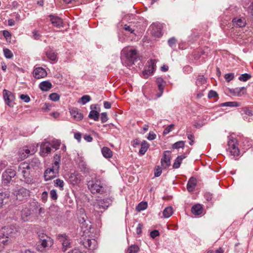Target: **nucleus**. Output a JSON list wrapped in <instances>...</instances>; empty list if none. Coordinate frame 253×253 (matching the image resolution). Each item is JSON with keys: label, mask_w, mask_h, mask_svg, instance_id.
<instances>
[{"label": "nucleus", "mask_w": 253, "mask_h": 253, "mask_svg": "<svg viewBox=\"0 0 253 253\" xmlns=\"http://www.w3.org/2000/svg\"><path fill=\"white\" fill-rule=\"evenodd\" d=\"M121 59L126 67H131L139 60L137 51L134 49L124 48L121 52Z\"/></svg>", "instance_id": "f257e3e1"}, {"label": "nucleus", "mask_w": 253, "mask_h": 253, "mask_svg": "<svg viewBox=\"0 0 253 253\" xmlns=\"http://www.w3.org/2000/svg\"><path fill=\"white\" fill-rule=\"evenodd\" d=\"M30 164L24 162L20 164L18 169V174L21 175L23 178L22 180L27 184H30L32 182V179L30 176Z\"/></svg>", "instance_id": "f03ea898"}, {"label": "nucleus", "mask_w": 253, "mask_h": 253, "mask_svg": "<svg viewBox=\"0 0 253 253\" xmlns=\"http://www.w3.org/2000/svg\"><path fill=\"white\" fill-rule=\"evenodd\" d=\"M40 241L37 246V250L41 252H44L50 248L53 244V240L46 235H39Z\"/></svg>", "instance_id": "7ed1b4c3"}, {"label": "nucleus", "mask_w": 253, "mask_h": 253, "mask_svg": "<svg viewBox=\"0 0 253 253\" xmlns=\"http://www.w3.org/2000/svg\"><path fill=\"white\" fill-rule=\"evenodd\" d=\"M18 231L19 228L16 225L3 227L0 229V238L8 239L13 237Z\"/></svg>", "instance_id": "20e7f679"}, {"label": "nucleus", "mask_w": 253, "mask_h": 253, "mask_svg": "<svg viewBox=\"0 0 253 253\" xmlns=\"http://www.w3.org/2000/svg\"><path fill=\"white\" fill-rule=\"evenodd\" d=\"M88 189L92 193L102 194L105 192V189L101 182L98 180H90L88 182Z\"/></svg>", "instance_id": "39448f33"}, {"label": "nucleus", "mask_w": 253, "mask_h": 253, "mask_svg": "<svg viewBox=\"0 0 253 253\" xmlns=\"http://www.w3.org/2000/svg\"><path fill=\"white\" fill-rule=\"evenodd\" d=\"M227 151L231 155L238 156L240 154V150L238 148V143L236 138L233 137H230L228 138Z\"/></svg>", "instance_id": "423d86ee"}, {"label": "nucleus", "mask_w": 253, "mask_h": 253, "mask_svg": "<svg viewBox=\"0 0 253 253\" xmlns=\"http://www.w3.org/2000/svg\"><path fill=\"white\" fill-rule=\"evenodd\" d=\"M12 194L16 200L23 201L30 196V191L24 187L16 188L13 190Z\"/></svg>", "instance_id": "0eeeda50"}, {"label": "nucleus", "mask_w": 253, "mask_h": 253, "mask_svg": "<svg viewBox=\"0 0 253 253\" xmlns=\"http://www.w3.org/2000/svg\"><path fill=\"white\" fill-rule=\"evenodd\" d=\"M59 168L56 166H52L51 168L46 169L44 173V177L45 181L50 180L54 178L58 173Z\"/></svg>", "instance_id": "6e6552de"}, {"label": "nucleus", "mask_w": 253, "mask_h": 253, "mask_svg": "<svg viewBox=\"0 0 253 253\" xmlns=\"http://www.w3.org/2000/svg\"><path fill=\"white\" fill-rule=\"evenodd\" d=\"M16 175V171L11 169H6L2 173V178L4 183H9Z\"/></svg>", "instance_id": "1a4fd4ad"}, {"label": "nucleus", "mask_w": 253, "mask_h": 253, "mask_svg": "<svg viewBox=\"0 0 253 253\" xmlns=\"http://www.w3.org/2000/svg\"><path fill=\"white\" fill-rule=\"evenodd\" d=\"M3 97L5 103L10 107H13L12 102L15 99L14 95L11 91L4 89L3 90Z\"/></svg>", "instance_id": "9d476101"}, {"label": "nucleus", "mask_w": 253, "mask_h": 253, "mask_svg": "<svg viewBox=\"0 0 253 253\" xmlns=\"http://www.w3.org/2000/svg\"><path fill=\"white\" fill-rule=\"evenodd\" d=\"M163 25L161 23H154L151 26V34L156 37H160L162 35Z\"/></svg>", "instance_id": "9b49d317"}, {"label": "nucleus", "mask_w": 253, "mask_h": 253, "mask_svg": "<svg viewBox=\"0 0 253 253\" xmlns=\"http://www.w3.org/2000/svg\"><path fill=\"white\" fill-rule=\"evenodd\" d=\"M36 150V148H33L32 149L30 150L29 148L26 146L19 151V155L21 159H24L27 158L30 154H34Z\"/></svg>", "instance_id": "f8f14e48"}, {"label": "nucleus", "mask_w": 253, "mask_h": 253, "mask_svg": "<svg viewBox=\"0 0 253 253\" xmlns=\"http://www.w3.org/2000/svg\"><path fill=\"white\" fill-rule=\"evenodd\" d=\"M109 203L107 202V200H99L96 204L94 205V210L95 211H97L98 212H102L101 209L105 210L109 206Z\"/></svg>", "instance_id": "ddd939ff"}, {"label": "nucleus", "mask_w": 253, "mask_h": 253, "mask_svg": "<svg viewBox=\"0 0 253 253\" xmlns=\"http://www.w3.org/2000/svg\"><path fill=\"white\" fill-rule=\"evenodd\" d=\"M170 152L166 151L164 153L163 157L161 159V164L164 169H167L170 165Z\"/></svg>", "instance_id": "4468645a"}, {"label": "nucleus", "mask_w": 253, "mask_h": 253, "mask_svg": "<svg viewBox=\"0 0 253 253\" xmlns=\"http://www.w3.org/2000/svg\"><path fill=\"white\" fill-rule=\"evenodd\" d=\"M33 76L35 78L40 79L45 77L47 76V73L43 68L37 67L33 71Z\"/></svg>", "instance_id": "2eb2a0df"}, {"label": "nucleus", "mask_w": 253, "mask_h": 253, "mask_svg": "<svg viewBox=\"0 0 253 253\" xmlns=\"http://www.w3.org/2000/svg\"><path fill=\"white\" fill-rule=\"evenodd\" d=\"M58 239L62 243L63 250L65 252L70 247V242L67 236L65 235H59Z\"/></svg>", "instance_id": "dca6fc26"}, {"label": "nucleus", "mask_w": 253, "mask_h": 253, "mask_svg": "<svg viewBox=\"0 0 253 253\" xmlns=\"http://www.w3.org/2000/svg\"><path fill=\"white\" fill-rule=\"evenodd\" d=\"M83 244L85 248L90 250H95L97 248V241L94 239H87L84 241Z\"/></svg>", "instance_id": "f3484780"}, {"label": "nucleus", "mask_w": 253, "mask_h": 253, "mask_svg": "<svg viewBox=\"0 0 253 253\" xmlns=\"http://www.w3.org/2000/svg\"><path fill=\"white\" fill-rule=\"evenodd\" d=\"M50 20L52 24L57 28H60L63 27L62 20L58 16L50 15L49 16Z\"/></svg>", "instance_id": "a211bd4d"}, {"label": "nucleus", "mask_w": 253, "mask_h": 253, "mask_svg": "<svg viewBox=\"0 0 253 253\" xmlns=\"http://www.w3.org/2000/svg\"><path fill=\"white\" fill-rule=\"evenodd\" d=\"M71 115L76 121H80L83 118V114L76 108H73L70 110Z\"/></svg>", "instance_id": "6ab92c4d"}, {"label": "nucleus", "mask_w": 253, "mask_h": 253, "mask_svg": "<svg viewBox=\"0 0 253 253\" xmlns=\"http://www.w3.org/2000/svg\"><path fill=\"white\" fill-rule=\"evenodd\" d=\"M81 181L80 176L77 173H72L69 177V182L73 185H78Z\"/></svg>", "instance_id": "aec40b11"}, {"label": "nucleus", "mask_w": 253, "mask_h": 253, "mask_svg": "<svg viewBox=\"0 0 253 253\" xmlns=\"http://www.w3.org/2000/svg\"><path fill=\"white\" fill-rule=\"evenodd\" d=\"M90 109H91V111L89 112L88 117L90 119H92L95 121H98L99 119V113L97 111L93 110L96 109V105H91L90 106Z\"/></svg>", "instance_id": "412c9836"}, {"label": "nucleus", "mask_w": 253, "mask_h": 253, "mask_svg": "<svg viewBox=\"0 0 253 253\" xmlns=\"http://www.w3.org/2000/svg\"><path fill=\"white\" fill-rule=\"evenodd\" d=\"M51 152V147L49 143H43L41 146V155L43 157L45 156Z\"/></svg>", "instance_id": "4be33fe9"}, {"label": "nucleus", "mask_w": 253, "mask_h": 253, "mask_svg": "<svg viewBox=\"0 0 253 253\" xmlns=\"http://www.w3.org/2000/svg\"><path fill=\"white\" fill-rule=\"evenodd\" d=\"M232 22L234 26L239 27H243L246 25V20L244 17H236L233 19Z\"/></svg>", "instance_id": "5701e85b"}, {"label": "nucleus", "mask_w": 253, "mask_h": 253, "mask_svg": "<svg viewBox=\"0 0 253 253\" xmlns=\"http://www.w3.org/2000/svg\"><path fill=\"white\" fill-rule=\"evenodd\" d=\"M31 215V211L28 208L22 209L21 213V219L24 222L28 221L29 219V216Z\"/></svg>", "instance_id": "b1692460"}, {"label": "nucleus", "mask_w": 253, "mask_h": 253, "mask_svg": "<svg viewBox=\"0 0 253 253\" xmlns=\"http://www.w3.org/2000/svg\"><path fill=\"white\" fill-rule=\"evenodd\" d=\"M151 65L148 67L147 69H145L143 72V76L144 78H147L149 76L152 75L154 71V62L151 60Z\"/></svg>", "instance_id": "393cba45"}, {"label": "nucleus", "mask_w": 253, "mask_h": 253, "mask_svg": "<svg viewBox=\"0 0 253 253\" xmlns=\"http://www.w3.org/2000/svg\"><path fill=\"white\" fill-rule=\"evenodd\" d=\"M197 185V180L195 178L191 177L188 181L187 189L189 192H192Z\"/></svg>", "instance_id": "a878e982"}, {"label": "nucleus", "mask_w": 253, "mask_h": 253, "mask_svg": "<svg viewBox=\"0 0 253 253\" xmlns=\"http://www.w3.org/2000/svg\"><path fill=\"white\" fill-rule=\"evenodd\" d=\"M52 87V84L50 82L48 81H43L39 84L40 89L44 91L49 90Z\"/></svg>", "instance_id": "bb28decb"}, {"label": "nucleus", "mask_w": 253, "mask_h": 253, "mask_svg": "<svg viewBox=\"0 0 253 253\" xmlns=\"http://www.w3.org/2000/svg\"><path fill=\"white\" fill-rule=\"evenodd\" d=\"M186 158L185 155H182L178 156L175 159L173 164V168L174 169H178L180 167L182 161Z\"/></svg>", "instance_id": "cd10ccee"}, {"label": "nucleus", "mask_w": 253, "mask_h": 253, "mask_svg": "<svg viewBox=\"0 0 253 253\" xmlns=\"http://www.w3.org/2000/svg\"><path fill=\"white\" fill-rule=\"evenodd\" d=\"M149 147V144L145 140L143 141L141 144V148L139 151V154L143 155L147 151Z\"/></svg>", "instance_id": "c85d7f7f"}, {"label": "nucleus", "mask_w": 253, "mask_h": 253, "mask_svg": "<svg viewBox=\"0 0 253 253\" xmlns=\"http://www.w3.org/2000/svg\"><path fill=\"white\" fill-rule=\"evenodd\" d=\"M101 152L103 156L106 158H110L112 157V152L108 147H103Z\"/></svg>", "instance_id": "c756f323"}, {"label": "nucleus", "mask_w": 253, "mask_h": 253, "mask_svg": "<svg viewBox=\"0 0 253 253\" xmlns=\"http://www.w3.org/2000/svg\"><path fill=\"white\" fill-rule=\"evenodd\" d=\"M191 211L195 215H200L203 212V208L200 205H196L192 207Z\"/></svg>", "instance_id": "7c9ffc66"}, {"label": "nucleus", "mask_w": 253, "mask_h": 253, "mask_svg": "<svg viewBox=\"0 0 253 253\" xmlns=\"http://www.w3.org/2000/svg\"><path fill=\"white\" fill-rule=\"evenodd\" d=\"M241 113L243 116V118L244 120H247L248 116H252L253 115L252 111L247 108H242L241 111Z\"/></svg>", "instance_id": "2f4dec72"}, {"label": "nucleus", "mask_w": 253, "mask_h": 253, "mask_svg": "<svg viewBox=\"0 0 253 253\" xmlns=\"http://www.w3.org/2000/svg\"><path fill=\"white\" fill-rule=\"evenodd\" d=\"M47 57L51 61H55L56 59V54L53 50L49 49L46 52Z\"/></svg>", "instance_id": "473e14b6"}, {"label": "nucleus", "mask_w": 253, "mask_h": 253, "mask_svg": "<svg viewBox=\"0 0 253 253\" xmlns=\"http://www.w3.org/2000/svg\"><path fill=\"white\" fill-rule=\"evenodd\" d=\"M173 213V210L171 207H168L165 209L163 211V215L165 218L170 217Z\"/></svg>", "instance_id": "72a5a7b5"}, {"label": "nucleus", "mask_w": 253, "mask_h": 253, "mask_svg": "<svg viewBox=\"0 0 253 253\" xmlns=\"http://www.w3.org/2000/svg\"><path fill=\"white\" fill-rule=\"evenodd\" d=\"M54 186L58 187L60 190H63L64 186V182L63 180L60 179L59 178L56 179L54 180Z\"/></svg>", "instance_id": "f704fd0d"}, {"label": "nucleus", "mask_w": 253, "mask_h": 253, "mask_svg": "<svg viewBox=\"0 0 253 253\" xmlns=\"http://www.w3.org/2000/svg\"><path fill=\"white\" fill-rule=\"evenodd\" d=\"M240 106V104L235 101H232V102H226L223 103H221L220 104V106L222 107H238Z\"/></svg>", "instance_id": "c9c22d12"}, {"label": "nucleus", "mask_w": 253, "mask_h": 253, "mask_svg": "<svg viewBox=\"0 0 253 253\" xmlns=\"http://www.w3.org/2000/svg\"><path fill=\"white\" fill-rule=\"evenodd\" d=\"M206 79L203 75H199L196 82V85L198 86L201 85L206 83Z\"/></svg>", "instance_id": "e433bc0d"}, {"label": "nucleus", "mask_w": 253, "mask_h": 253, "mask_svg": "<svg viewBox=\"0 0 253 253\" xmlns=\"http://www.w3.org/2000/svg\"><path fill=\"white\" fill-rule=\"evenodd\" d=\"M139 251V248L137 245H131L126 251V253H137Z\"/></svg>", "instance_id": "4c0bfd02"}, {"label": "nucleus", "mask_w": 253, "mask_h": 253, "mask_svg": "<svg viewBox=\"0 0 253 253\" xmlns=\"http://www.w3.org/2000/svg\"><path fill=\"white\" fill-rule=\"evenodd\" d=\"M9 194L6 192H0V208H1L3 204V200L6 198H8Z\"/></svg>", "instance_id": "58836bf2"}, {"label": "nucleus", "mask_w": 253, "mask_h": 253, "mask_svg": "<svg viewBox=\"0 0 253 253\" xmlns=\"http://www.w3.org/2000/svg\"><path fill=\"white\" fill-rule=\"evenodd\" d=\"M91 100V97L89 95H83L80 99L79 102L82 104L84 105L87 102H89Z\"/></svg>", "instance_id": "ea45409f"}, {"label": "nucleus", "mask_w": 253, "mask_h": 253, "mask_svg": "<svg viewBox=\"0 0 253 253\" xmlns=\"http://www.w3.org/2000/svg\"><path fill=\"white\" fill-rule=\"evenodd\" d=\"M185 145V142L183 141H179L174 143L172 148L173 149H179L180 148H183Z\"/></svg>", "instance_id": "a19ab883"}, {"label": "nucleus", "mask_w": 253, "mask_h": 253, "mask_svg": "<svg viewBox=\"0 0 253 253\" xmlns=\"http://www.w3.org/2000/svg\"><path fill=\"white\" fill-rule=\"evenodd\" d=\"M251 78V75L245 73L243 74H242L239 77V80L241 81L246 82L248 80H249Z\"/></svg>", "instance_id": "79ce46f5"}, {"label": "nucleus", "mask_w": 253, "mask_h": 253, "mask_svg": "<svg viewBox=\"0 0 253 253\" xmlns=\"http://www.w3.org/2000/svg\"><path fill=\"white\" fill-rule=\"evenodd\" d=\"M3 50L4 55L6 58L10 59L13 57V53L9 49L5 48H3Z\"/></svg>", "instance_id": "37998d69"}, {"label": "nucleus", "mask_w": 253, "mask_h": 253, "mask_svg": "<svg viewBox=\"0 0 253 253\" xmlns=\"http://www.w3.org/2000/svg\"><path fill=\"white\" fill-rule=\"evenodd\" d=\"M8 239H4L2 238H0V252L2 251L5 246L7 244Z\"/></svg>", "instance_id": "c03bdc74"}, {"label": "nucleus", "mask_w": 253, "mask_h": 253, "mask_svg": "<svg viewBox=\"0 0 253 253\" xmlns=\"http://www.w3.org/2000/svg\"><path fill=\"white\" fill-rule=\"evenodd\" d=\"M147 207V204L146 202H141L137 206V211H141L145 210Z\"/></svg>", "instance_id": "a18cd8bd"}, {"label": "nucleus", "mask_w": 253, "mask_h": 253, "mask_svg": "<svg viewBox=\"0 0 253 253\" xmlns=\"http://www.w3.org/2000/svg\"><path fill=\"white\" fill-rule=\"evenodd\" d=\"M30 205L31 208L33 209V211H36L38 208H39L41 206L40 204L36 201L32 202Z\"/></svg>", "instance_id": "49530a36"}, {"label": "nucleus", "mask_w": 253, "mask_h": 253, "mask_svg": "<svg viewBox=\"0 0 253 253\" xmlns=\"http://www.w3.org/2000/svg\"><path fill=\"white\" fill-rule=\"evenodd\" d=\"M49 98L53 101H57L59 100L60 96L56 93H52L49 95Z\"/></svg>", "instance_id": "de8ad7c7"}, {"label": "nucleus", "mask_w": 253, "mask_h": 253, "mask_svg": "<svg viewBox=\"0 0 253 253\" xmlns=\"http://www.w3.org/2000/svg\"><path fill=\"white\" fill-rule=\"evenodd\" d=\"M234 78V74L233 73L226 74L224 76V78L227 82H229L233 80Z\"/></svg>", "instance_id": "09e8293b"}, {"label": "nucleus", "mask_w": 253, "mask_h": 253, "mask_svg": "<svg viewBox=\"0 0 253 253\" xmlns=\"http://www.w3.org/2000/svg\"><path fill=\"white\" fill-rule=\"evenodd\" d=\"M54 162L53 166H56L57 165V168H59V162L60 161V157L59 155L56 154L54 157Z\"/></svg>", "instance_id": "8fccbe9b"}, {"label": "nucleus", "mask_w": 253, "mask_h": 253, "mask_svg": "<svg viewBox=\"0 0 253 253\" xmlns=\"http://www.w3.org/2000/svg\"><path fill=\"white\" fill-rule=\"evenodd\" d=\"M174 127V125L171 124L168 127H167L163 131V134L164 135H166L168 134L169 132H170L172 129H173Z\"/></svg>", "instance_id": "3c124183"}, {"label": "nucleus", "mask_w": 253, "mask_h": 253, "mask_svg": "<svg viewBox=\"0 0 253 253\" xmlns=\"http://www.w3.org/2000/svg\"><path fill=\"white\" fill-rule=\"evenodd\" d=\"M165 86V84H162V85L160 84L159 85H158V90L159 91V92L157 94L158 97H160L162 96V95L163 93V91H164V88Z\"/></svg>", "instance_id": "603ef678"}, {"label": "nucleus", "mask_w": 253, "mask_h": 253, "mask_svg": "<svg viewBox=\"0 0 253 253\" xmlns=\"http://www.w3.org/2000/svg\"><path fill=\"white\" fill-rule=\"evenodd\" d=\"M50 196L51 198L53 200H56L57 199V194L56 193V190L54 189H52L50 192Z\"/></svg>", "instance_id": "864d4df0"}, {"label": "nucleus", "mask_w": 253, "mask_h": 253, "mask_svg": "<svg viewBox=\"0 0 253 253\" xmlns=\"http://www.w3.org/2000/svg\"><path fill=\"white\" fill-rule=\"evenodd\" d=\"M245 89V87H238L234 89V92L235 93V94L237 96H241V91Z\"/></svg>", "instance_id": "5fc2aeb1"}, {"label": "nucleus", "mask_w": 253, "mask_h": 253, "mask_svg": "<svg viewBox=\"0 0 253 253\" xmlns=\"http://www.w3.org/2000/svg\"><path fill=\"white\" fill-rule=\"evenodd\" d=\"M60 144H61V143L59 141L55 140V141H53L51 146L52 148H53L55 150H57L59 148Z\"/></svg>", "instance_id": "6e6d98bb"}, {"label": "nucleus", "mask_w": 253, "mask_h": 253, "mask_svg": "<svg viewBox=\"0 0 253 253\" xmlns=\"http://www.w3.org/2000/svg\"><path fill=\"white\" fill-rule=\"evenodd\" d=\"M100 119L102 123L106 122L108 120V116L107 113L105 112L101 113Z\"/></svg>", "instance_id": "4d7b16f0"}, {"label": "nucleus", "mask_w": 253, "mask_h": 253, "mask_svg": "<svg viewBox=\"0 0 253 253\" xmlns=\"http://www.w3.org/2000/svg\"><path fill=\"white\" fill-rule=\"evenodd\" d=\"M162 173V169L160 167H157L155 169L154 174L156 177H159Z\"/></svg>", "instance_id": "13d9d810"}, {"label": "nucleus", "mask_w": 253, "mask_h": 253, "mask_svg": "<svg viewBox=\"0 0 253 253\" xmlns=\"http://www.w3.org/2000/svg\"><path fill=\"white\" fill-rule=\"evenodd\" d=\"M20 98L26 103H28L30 101V98L28 95L21 94L20 96Z\"/></svg>", "instance_id": "bf43d9fd"}, {"label": "nucleus", "mask_w": 253, "mask_h": 253, "mask_svg": "<svg viewBox=\"0 0 253 253\" xmlns=\"http://www.w3.org/2000/svg\"><path fill=\"white\" fill-rule=\"evenodd\" d=\"M160 235L159 232L157 230H154L150 232V236L152 238L154 239Z\"/></svg>", "instance_id": "052dcab7"}, {"label": "nucleus", "mask_w": 253, "mask_h": 253, "mask_svg": "<svg viewBox=\"0 0 253 253\" xmlns=\"http://www.w3.org/2000/svg\"><path fill=\"white\" fill-rule=\"evenodd\" d=\"M217 96V93L216 91L213 90H210L208 93V97L209 98H211L215 97Z\"/></svg>", "instance_id": "680f3d73"}, {"label": "nucleus", "mask_w": 253, "mask_h": 253, "mask_svg": "<svg viewBox=\"0 0 253 253\" xmlns=\"http://www.w3.org/2000/svg\"><path fill=\"white\" fill-rule=\"evenodd\" d=\"M156 137V135L153 132H150L148 136L147 139L149 140H153Z\"/></svg>", "instance_id": "e2e57ef3"}, {"label": "nucleus", "mask_w": 253, "mask_h": 253, "mask_svg": "<svg viewBox=\"0 0 253 253\" xmlns=\"http://www.w3.org/2000/svg\"><path fill=\"white\" fill-rule=\"evenodd\" d=\"M176 39L174 38H171L168 40V44L170 47H172L176 43Z\"/></svg>", "instance_id": "0e129e2a"}, {"label": "nucleus", "mask_w": 253, "mask_h": 253, "mask_svg": "<svg viewBox=\"0 0 253 253\" xmlns=\"http://www.w3.org/2000/svg\"><path fill=\"white\" fill-rule=\"evenodd\" d=\"M48 197V193L46 191L42 192V199L43 202H45Z\"/></svg>", "instance_id": "69168bd1"}, {"label": "nucleus", "mask_w": 253, "mask_h": 253, "mask_svg": "<svg viewBox=\"0 0 253 253\" xmlns=\"http://www.w3.org/2000/svg\"><path fill=\"white\" fill-rule=\"evenodd\" d=\"M140 140L139 139L136 138L133 140L132 142V145L133 147H136L137 146L140 144Z\"/></svg>", "instance_id": "338daca9"}, {"label": "nucleus", "mask_w": 253, "mask_h": 253, "mask_svg": "<svg viewBox=\"0 0 253 253\" xmlns=\"http://www.w3.org/2000/svg\"><path fill=\"white\" fill-rule=\"evenodd\" d=\"M36 212L37 213H38V214L41 215L42 214H43L44 213L45 210H44V209L43 208H42V207H41V206L39 208H38V209L37 210V211Z\"/></svg>", "instance_id": "774afa93"}]
</instances>
